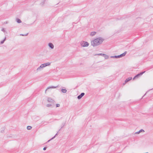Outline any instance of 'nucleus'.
<instances>
[{
    "label": "nucleus",
    "mask_w": 153,
    "mask_h": 153,
    "mask_svg": "<svg viewBox=\"0 0 153 153\" xmlns=\"http://www.w3.org/2000/svg\"><path fill=\"white\" fill-rule=\"evenodd\" d=\"M104 41V39L101 37H99L91 41V43L92 45L95 46L101 44Z\"/></svg>",
    "instance_id": "1"
},
{
    "label": "nucleus",
    "mask_w": 153,
    "mask_h": 153,
    "mask_svg": "<svg viewBox=\"0 0 153 153\" xmlns=\"http://www.w3.org/2000/svg\"><path fill=\"white\" fill-rule=\"evenodd\" d=\"M81 45L83 47H85L88 46L89 45V43L86 42L82 41L80 43Z\"/></svg>",
    "instance_id": "2"
},
{
    "label": "nucleus",
    "mask_w": 153,
    "mask_h": 153,
    "mask_svg": "<svg viewBox=\"0 0 153 153\" xmlns=\"http://www.w3.org/2000/svg\"><path fill=\"white\" fill-rule=\"evenodd\" d=\"M145 71H144L140 72L139 74L136 75L133 78V79H134L136 78H137L138 77L141 76L145 72Z\"/></svg>",
    "instance_id": "3"
},
{
    "label": "nucleus",
    "mask_w": 153,
    "mask_h": 153,
    "mask_svg": "<svg viewBox=\"0 0 153 153\" xmlns=\"http://www.w3.org/2000/svg\"><path fill=\"white\" fill-rule=\"evenodd\" d=\"M44 68V67L43 66V64H42L36 70L37 71H40Z\"/></svg>",
    "instance_id": "4"
},
{
    "label": "nucleus",
    "mask_w": 153,
    "mask_h": 153,
    "mask_svg": "<svg viewBox=\"0 0 153 153\" xmlns=\"http://www.w3.org/2000/svg\"><path fill=\"white\" fill-rule=\"evenodd\" d=\"M58 87V86H51V87H48L47 88V89L45 90V93H46V91H48V89L50 88H57Z\"/></svg>",
    "instance_id": "5"
},
{
    "label": "nucleus",
    "mask_w": 153,
    "mask_h": 153,
    "mask_svg": "<svg viewBox=\"0 0 153 153\" xmlns=\"http://www.w3.org/2000/svg\"><path fill=\"white\" fill-rule=\"evenodd\" d=\"M85 95V93H82L81 94L79 95L77 97V98L78 99H81L82 97L84 96V95Z\"/></svg>",
    "instance_id": "6"
},
{
    "label": "nucleus",
    "mask_w": 153,
    "mask_h": 153,
    "mask_svg": "<svg viewBox=\"0 0 153 153\" xmlns=\"http://www.w3.org/2000/svg\"><path fill=\"white\" fill-rule=\"evenodd\" d=\"M48 101L49 102L54 103V101L50 97H48Z\"/></svg>",
    "instance_id": "7"
},
{
    "label": "nucleus",
    "mask_w": 153,
    "mask_h": 153,
    "mask_svg": "<svg viewBox=\"0 0 153 153\" xmlns=\"http://www.w3.org/2000/svg\"><path fill=\"white\" fill-rule=\"evenodd\" d=\"M48 45L52 49L54 48V45L53 44L51 43H48Z\"/></svg>",
    "instance_id": "8"
},
{
    "label": "nucleus",
    "mask_w": 153,
    "mask_h": 153,
    "mask_svg": "<svg viewBox=\"0 0 153 153\" xmlns=\"http://www.w3.org/2000/svg\"><path fill=\"white\" fill-rule=\"evenodd\" d=\"M132 79L131 77H129L128 78H127L126 80L125 81V83H127L130 80Z\"/></svg>",
    "instance_id": "9"
},
{
    "label": "nucleus",
    "mask_w": 153,
    "mask_h": 153,
    "mask_svg": "<svg viewBox=\"0 0 153 153\" xmlns=\"http://www.w3.org/2000/svg\"><path fill=\"white\" fill-rule=\"evenodd\" d=\"M43 66H44V67H45L47 66H49L51 65V63L49 62H47L43 64Z\"/></svg>",
    "instance_id": "10"
},
{
    "label": "nucleus",
    "mask_w": 153,
    "mask_h": 153,
    "mask_svg": "<svg viewBox=\"0 0 153 153\" xmlns=\"http://www.w3.org/2000/svg\"><path fill=\"white\" fill-rule=\"evenodd\" d=\"M126 53H127V51H125L124 53L120 54V55H119V56L120 58L121 57L123 56H125Z\"/></svg>",
    "instance_id": "11"
},
{
    "label": "nucleus",
    "mask_w": 153,
    "mask_h": 153,
    "mask_svg": "<svg viewBox=\"0 0 153 153\" xmlns=\"http://www.w3.org/2000/svg\"><path fill=\"white\" fill-rule=\"evenodd\" d=\"M103 56L105 58V59H107L109 58L108 56L107 55L105 54H103V56Z\"/></svg>",
    "instance_id": "12"
},
{
    "label": "nucleus",
    "mask_w": 153,
    "mask_h": 153,
    "mask_svg": "<svg viewBox=\"0 0 153 153\" xmlns=\"http://www.w3.org/2000/svg\"><path fill=\"white\" fill-rule=\"evenodd\" d=\"M96 33V32L94 31L92 32L90 34V35L93 36H94Z\"/></svg>",
    "instance_id": "13"
},
{
    "label": "nucleus",
    "mask_w": 153,
    "mask_h": 153,
    "mask_svg": "<svg viewBox=\"0 0 153 153\" xmlns=\"http://www.w3.org/2000/svg\"><path fill=\"white\" fill-rule=\"evenodd\" d=\"M61 91L63 93H66L67 92V90L66 89H62Z\"/></svg>",
    "instance_id": "14"
},
{
    "label": "nucleus",
    "mask_w": 153,
    "mask_h": 153,
    "mask_svg": "<svg viewBox=\"0 0 153 153\" xmlns=\"http://www.w3.org/2000/svg\"><path fill=\"white\" fill-rule=\"evenodd\" d=\"M111 58H119L120 57H119V56L118 55V56H111Z\"/></svg>",
    "instance_id": "15"
},
{
    "label": "nucleus",
    "mask_w": 153,
    "mask_h": 153,
    "mask_svg": "<svg viewBox=\"0 0 153 153\" xmlns=\"http://www.w3.org/2000/svg\"><path fill=\"white\" fill-rule=\"evenodd\" d=\"M144 131V130L142 129H141L140 130V131H138V132H137L135 133V134H139L140 132H142V131Z\"/></svg>",
    "instance_id": "16"
},
{
    "label": "nucleus",
    "mask_w": 153,
    "mask_h": 153,
    "mask_svg": "<svg viewBox=\"0 0 153 153\" xmlns=\"http://www.w3.org/2000/svg\"><path fill=\"white\" fill-rule=\"evenodd\" d=\"M16 22L18 23H20L22 22L21 20L20 19H16Z\"/></svg>",
    "instance_id": "17"
},
{
    "label": "nucleus",
    "mask_w": 153,
    "mask_h": 153,
    "mask_svg": "<svg viewBox=\"0 0 153 153\" xmlns=\"http://www.w3.org/2000/svg\"><path fill=\"white\" fill-rule=\"evenodd\" d=\"M6 38L5 37V38L2 41H1L0 42V43L1 44H3L4 42L6 40Z\"/></svg>",
    "instance_id": "18"
},
{
    "label": "nucleus",
    "mask_w": 153,
    "mask_h": 153,
    "mask_svg": "<svg viewBox=\"0 0 153 153\" xmlns=\"http://www.w3.org/2000/svg\"><path fill=\"white\" fill-rule=\"evenodd\" d=\"M32 128V127L30 126H28L27 127V129L28 130H30Z\"/></svg>",
    "instance_id": "19"
},
{
    "label": "nucleus",
    "mask_w": 153,
    "mask_h": 153,
    "mask_svg": "<svg viewBox=\"0 0 153 153\" xmlns=\"http://www.w3.org/2000/svg\"><path fill=\"white\" fill-rule=\"evenodd\" d=\"M57 135V133L56 135H55V136L53 137H52V138H51V139H50V140H48V142H49L51 140L53 139L54 138H55V137H56V136Z\"/></svg>",
    "instance_id": "20"
},
{
    "label": "nucleus",
    "mask_w": 153,
    "mask_h": 153,
    "mask_svg": "<svg viewBox=\"0 0 153 153\" xmlns=\"http://www.w3.org/2000/svg\"><path fill=\"white\" fill-rule=\"evenodd\" d=\"M103 54V53H99V54H95V56H96V55H101V56H103V54Z\"/></svg>",
    "instance_id": "21"
},
{
    "label": "nucleus",
    "mask_w": 153,
    "mask_h": 153,
    "mask_svg": "<svg viewBox=\"0 0 153 153\" xmlns=\"http://www.w3.org/2000/svg\"><path fill=\"white\" fill-rule=\"evenodd\" d=\"M52 105L51 104H48L46 106L48 107H50Z\"/></svg>",
    "instance_id": "22"
},
{
    "label": "nucleus",
    "mask_w": 153,
    "mask_h": 153,
    "mask_svg": "<svg viewBox=\"0 0 153 153\" xmlns=\"http://www.w3.org/2000/svg\"><path fill=\"white\" fill-rule=\"evenodd\" d=\"M28 34V33H27L26 34H20V35L22 36H26Z\"/></svg>",
    "instance_id": "23"
},
{
    "label": "nucleus",
    "mask_w": 153,
    "mask_h": 153,
    "mask_svg": "<svg viewBox=\"0 0 153 153\" xmlns=\"http://www.w3.org/2000/svg\"><path fill=\"white\" fill-rule=\"evenodd\" d=\"M60 106V104H57L56 105V107H59Z\"/></svg>",
    "instance_id": "24"
},
{
    "label": "nucleus",
    "mask_w": 153,
    "mask_h": 153,
    "mask_svg": "<svg viewBox=\"0 0 153 153\" xmlns=\"http://www.w3.org/2000/svg\"><path fill=\"white\" fill-rule=\"evenodd\" d=\"M46 149H47L46 147H44L43 148V150H46Z\"/></svg>",
    "instance_id": "25"
},
{
    "label": "nucleus",
    "mask_w": 153,
    "mask_h": 153,
    "mask_svg": "<svg viewBox=\"0 0 153 153\" xmlns=\"http://www.w3.org/2000/svg\"><path fill=\"white\" fill-rule=\"evenodd\" d=\"M1 31H3V32H4L5 31V30H4V28H3L1 29Z\"/></svg>",
    "instance_id": "26"
},
{
    "label": "nucleus",
    "mask_w": 153,
    "mask_h": 153,
    "mask_svg": "<svg viewBox=\"0 0 153 153\" xmlns=\"http://www.w3.org/2000/svg\"><path fill=\"white\" fill-rule=\"evenodd\" d=\"M2 131H1V132H3Z\"/></svg>",
    "instance_id": "27"
}]
</instances>
